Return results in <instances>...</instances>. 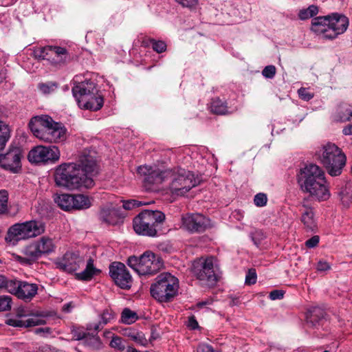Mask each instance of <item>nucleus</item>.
Returning <instances> with one entry per match:
<instances>
[{"mask_svg":"<svg viewBox=\"0 0 352 352\" xmlns=\"http://www.w3.org/2000/svg\"><path fill=\"white\" fill-rule=\"evenodd\" d=\"M150 43L152 45L153 50L158 54L162 53L166 50V44L163 41H156L153 38H151Z\"/></svg>","mask_w":352,"mask_h":352,"instance_id":"obj_41","label":"nucleus"},{"mask_svg":"<svg viewBox=\"0 0 352 352\" xmlns=\"http://www.w3.org/2000/svg\"><path fill=\"white\" fill-rule=\"evenodd\" d=\"M267 201V195L264 193H258L254 199V204L258 207H263L266 205Z\"/></svg>","mask_w":352,"mask_h":352,"instance_id":"obj_45","label":"nucleus"},{"mask_svg":"<svg viewBox=\"0 0 352 352\" xmlns=\"http://www.w3.org/2000/svg\"><path fill=\"white\" fill-rule=\"evenodd\" d=\"M146 203H142V201H138L135 199H130L125 201H123L122 207L125 210H132L135 208H138L140 206L145 205Z\"/></svg>","mask_w":352,"mask_h":352,"instance_id":"obj_44","label":"nucleus"},{"mask_svg":"<svg viewBox=\"0 0 352 352\" xmlns=\"http://www.w3.org/2000/svg\"><path fill=\"white\" fill-rule=\"evenodd\" d=\"M12 298L9 296H0V311H8L11 309Z\"/></svg>","mask_w":352,"mask_h":352,"instance_id":"obj_43","label":"nucleus"},{"mask_svg":"<svg viewBox=\"0 0 352 352\" xmlns=\"http://www.w3.org/2000/svg\"><path fill=\"white\" fill-rule=\"evenodd\" d=\"M127 264L139 275H150L157 272L163 267L164 263L160 256L146 251L140 257L129 256Z\"/></svg>","mask_w":352,"mask_h":352,"instance_id":"obj_10","label":"nucleus"},{"mask_svg":"<svg viewBox=\"0 0 352 352\" xmlns=\"http://www.w3.org/2000/svg\"><path fill=\"white\" fill-rule=\"evenodd\" d=\"M352 106L349 104L342 103L340 104L336 110V119L339 122L349 121L351 118Z\"/></svg>","mask_w":352,"mask_h":352,"instance_id":"obj_29","label":"nucleus"},{"mask_svg":"<svg viewBox=\"0 0 352 352\" xmlns=\"http://www.w3.org/2000/svg\"><path fill=\"white\" fill-rule=\"evenodd\" d=\"M349 26V20L344 15L333 13L325 16L313 19L311 30L323 34L324 38L333 39L343 34Z\"/></svg>","mask_w":352,"mask_h":352,"instance_id":"obj_3","label":"nucleus"},{"mask_svg":"<svg viewBox=\"0 0 352 352\" xmlns=\"http://www.w3.org/2000/svg\"><path fill=\"white\" fill-rule=\"evenodd\" d=\"M210 111L214 114L225 115L229 113L228 107L226 101H223L219 98H214L210 103Z\"/></svg>","mask_w":352,"mask_h":352,"instance_id":"obj_30","label":"nucleus"},{"mask_svg":"<svg viewBox=\"0 0 352 352\" xmlns=\"http://www.w3.org/2000/svg\"><path fill=\"white\" fill-rule=\"evenodd\" d=\"M98 173L95 153L84 151L76 162L59 165L55 170L54 181L56 186L71 190L91 188L95 184L94 177Z\"/></svg>","mask_w":352,"mask_h":352,"instance_id":"obj_1","label":"nucleus"},{"mask_svg":"<svg viewBox=\"0 0 352 352\" xmlns=\"http://www.w3.org/2000/svg\"><path fill=\"white\" fill-rule=\"evenodd\" d=\"M205 304H206V302H203L199 303V305H201V306H202V305H205Z\"/></svg>","mask_w":352,"mask_h":352,"instance_id":"obj_64","label":"nucleus"},{"mask_svg":"<svg viewBox=\"0 0 352 352\" xmlns=\"http://www.w3.org/2000/svg\"><path fill=\"white\" fill-rule=\"evenodd\" d=\"M47 333L50 334L52 333V329L50 327H40L35 329V333L39 334V333Z\"/></svg>","mask_w":352,"mask_h":352,"instance_id":"obj_56","label":"nucleus"},{"mask_svg":"<svg viewBox=\"0 0 352 352\" xmlns=\"http://www.w3.org/2000/svg\"><path fill=\"white\" fill-rule=\"evenodd\" d=\"M21 281L7 280L6 278V284H4L3 288L6 289L8 292L13 294L17 296L19 290V283Z\"/></svg>","mask_w":352,"mask_h":352,"instance_id":"obj_40","label":"nucleus"},{"mask_svg":"<svg viewBox=\"0 0 352 352\" xmlns=\"http://www.w3.org/2000/svg\"><path fill=\"white\" fill-rule=\"evenodd\" d=\"M72 332L74 338L76 340H79L87 338V333L79 329H74Z\"/></svg>","mask_w":352,"mask_h":352,"instance_id":"obj_52","label":"nucleus"},{"mask_svg":"<svg viewBox=\"0 0 352 352\" xmlns=\"http://www.w3.org/2000/svg\"><path fill=\"white\" fill-rule=\"evenodd\" d=\"M320 162L331 176H338L346 165V157L341 148L333 143H327L316 153Z\"/></svg>","mask_w":352,"mask_h":352,"instance_id":"obj_7","label":"nucleus"},{"mask_svg":"<svg viewBox=\"0 0 352 352\" xmlns=\"http://www.w3.org/2000/svg\"><path fill=\"white\" fill-rule=\"evenodd\" d=\"M8 193L5 190H0V214L8 212Z\"/></svg>","mask_w":352,"mask_h":352,"instance_id":"obj_38","label":"nucleus"},{"mask_svg":"<svg viewBox=\"0 0 352 352\" xmlns=\"http://www.w3.org/2000/svg\"><path fill=\"white\" fill-rule=\"evenodd\" d=\"M192 272L194 276L203 285L213 286L217 282V276L214 270V258H201L193 263Z\"/></svg>","mask_w":352,"mask_h":352,"instance_id":"obj_12","label":"nucleus"},{"mask_svg":"<svg viewBox=\"0 0 352 352\" xmlns=\"http://www.w3.org/2000/svg\"><path fill=\"white\" fill-rule=\"evenodd\" d=\"M4 284H6V277L0 274V289L3 288Z\"/></svg>","mask_w":352,"mask_h":352,"instance_id":"obj_60","label":"nucleus"},{"mask_svg":"<svg viewBox=\"0 0 352 352\" xmlns=\"http://www.w3.org/2000/svg\"><path fill=\"white\" fill-rule=\"evenodd\" d=\"M58 83L49 81L47 82H41L38 85V89L43 94H49L54 92L58 88Z\"/></svg>","mask_w":352,"mask_h":352,"instance_id":"obj_37","label":"nucleus"},{"mask_svg":"<svg viewBox=\"0 0 352 352\" xmlns=\"http://www.w3.org/2000/svg\"><path fill=\"white\" fill-rule=\"evenodd\" d=\"M72 94L80 108L98 111L102 108L104 99L96 84L91 81L78 83L72 88Z\"/></svg>","mask_w":352,"mask_h":352,"instance_id":"obj_5","label":"nucleus"},{"mask_svg":"<svg viewBox=\"0 0 352 352\" xmlns=\"http://www.w3.org/2000/svg\"><path fill=\"white\" fill-rule=\"evenodd\" d=\"M85 262V257L81 256L79 252H67L62 258L58 259L55 264L57 268L68 273H72L80 269Z\"/></svg>","mask_w":352,"mask_h":352,"instance_id":"obj_17","label":"nucleus"},{"mask_svg":"<svg viewBox=\"0 0 352 352\" xmlns=\"http://www.w3.org/2000/svg\"><path fill=\"white\" fill-rule=\"evenodd\" d=\"M341 201L345 207L352 204V190L350 185H346L339 193Z\"/></svg>","mask_w":352,"mask_h":352,"instance_id":"obj_33","label":"nucleus"},{"mask_svg":"<svg viewBox=\"0 0 352 352\" xmlns=\"http://www.w3.org/2000/svg\"><path fill=\"white\" fill-rule=\"evenodd\" d=\"M19 290L17 297L25 301H29L37 294V285L34 283H28L27 282H21L19 283Z\"/></svg>","mask_w":352,"mask_h":352,"instance_id":"obj_24","label":"nucleus"},{"mask_svg":"<svg viewBox=\"0 0 352 352\" xmlns=\"http://www.w3.org/2000/svg\"><path fill=\"white\" fill-rule=\"evenodd\" d=\"M276 67L274 65H267L262 71V74L267 78H272L276 74Z\"/></svg>","mask_w":352,"mask_h":352,"instance_id":"obj_47","label":"nucleus"},{"mask_svg":"<svg viewBox=\"0 0 352 352\" xmlns=\"http://www.w3.org/2000/svg\"><path fill=\"white\" fill-rule=\"evenodd\" d=\"M166 182H169L168 188L174 196H184L199 183L192 172L182 168L166 170Z\"/></svg>","mask_w":352,"mask_h":352,"instance_id":"obj_8","label":"nucleus"},{"mask_svg":"<svg viewBox=\"0 0 352 352\" xmlns=\"http://www.w3.org/2000/svg\"><path fill=\"white\" fill-rule=\"evenodd\" d=\"M261 235V232H255L254 233H252V240L253 241L254 243L258 246L260 244V240L257 238V236Z\"/></svg>","mask_w":352,"mask_h":352,"instance_id":"obj_57","label":"nucleus"},{"mask_svg":"<svg viewBox=\"0 0 352 352\" xmlns=\"http://www.w3.org/2000/svg\"><path fill=\"white\" fill-rule=\"evenodd\" d=\"M54 200L55 203L63 210L68 211L74 208L73 195L68 194L56 195Z\"/></svg>","mask_w":352,"mask_h":352,"instance_id":"obj_28","label":"nucleus"},{"mask_svg":"<svg viewBox=\"0 0 352 352\" xmlns=\"http://www.w3.org/2000/svg\"><path fill=\"white\" fill-rule=\"evenodd\" d=\"M184 7L192 8L197 4V0H175Z\"/></svg>","mask_w":352,"mask_h":352,"instance_id":"obj_54","label":"nucleus"},{"mask_svg":"<svg viewBox=\"0 0 352 352\" xmlns=\"http://www.w3.org/2000/svg\"><path fill=\"white\" fill-rule=\"evenodd\" d=\"M320 238L318 236L315 235L312 236L311 239H308L305 242V245L309 248H313L318 245L319 243Z\"/></svg>","mask_w":352,"mask_h":352,"instance_id":"obj_51","label":"nucleus"},{"mask_svg":"<svg viewBox=\"0 0 352 352\" xmlns=\"http://www.w3.org/2000/svg\"><path fill=\"white\" fill-rule=\"evenodd\" d=\"M53 124L52 118L47 115L36 116L31 118L28 126L35 137L43 140L47 131Z\"/></svg>","mask_w":352,"mask_h":352,"instance_id":"obj_19","label":"nucleus"},{"mask_svg":"<svg viewBox=\"0 0 352 352\" xmlns=\"http://www.w3.org/2000/svg\"><path fill=\"white\" fill-rule=\"evenodd\" d=\"M24 316H26V314L23 313V309H19L16 312V317L20 318L21 317H24Z\"/></svg>","mask_w":352,"mask_h":352,"instance_id":"obj_61","label":"nucleus"},{"mask_svg":"<svg viewBox=\"0 0 352 352\" xmlns=\"http://www.w3.org/2000/svg\"><path fill=\"white\" fill-rule=\"evenodd\" d=\"M324 316V311L319 307H314L311 311L310 316L307 317V322L313 326Z\"/></svg>","mask_w":352,"mask_h":352,"instance_id":"obj_35","label":"nucleus"},{"mask_svg":"<svg viewBox=\"0 0 352 352\" xmlns=\"http://www.w3.org/2000/svg\"><path fill=\"white\" fill-rule=\"evenodd\" d=\"M51 53L55 54L58 58H60L58 60H55L54 58L52 59V64L57 66L63 65L66 62V58L67 54V50L61 47L58 46H51L47 45L44 47H42L39 49L36 52V56L41 59H47L50 60V58H47V56H49Z\"/></svg>","mask_w":352,"mask_h":352,"instance_id":"obj_20","label":"nucleus"},{"mask_svg":"<svg viewBox=\"0 0 352 352\" xmlns=\"http://www.w3.org/2000/svg\"><path fill=\"white\" fill-rule=\"evenodd\" d=\"M210 226V220L205 216L186 214L182 217V228L191 233L204 232Z\"/></svg>","mask_w":352,"mask_h":352,"instance_id":"obj_14","label":"nucleus"},{"mask_svg":"<svg viewBox=\"0 0 352 352\" xmlns=\"http://www.w3.org/2000/svg\"><path fill=\"white\" fill-rule=\"evenodd\" d=\"M256 273L254 269H250L246 274L245 283L247 285H254L256 282Z\"/></svg>","mask_w":352,"mask_h":352,"instance_id":"obj_46","label":"nucleus"},{"mask_svg":"<svg viewBox=\"0 0 352 352\" xmlns=\"http://www.w3.org/2000/svg\"><path fill=\"white\" fill-rule=\"evenodd\" d=\"M316 269L319 272H326L331 269V265L327 261L320 260L317 263Z\"/></svg>","mask_w":352,"mask_h":352,"instance_id":"obj_49","label":"nucleus"},{"mask_svg":"<svg viewBox=\"0 0 352 352\" xmlns=\"http://www.w3.org/2000/svg\"><path fill=\"white\" fill-rule=\"evenodd\" d=\"M73 209H86L90 207L91 203L89 198L83 195H73Z\"/></svg>","mask_w":352,"mask_h":352,"instance_id":"obj_32","label":"nucleus"},{"mask_svg":"<svg viewBox=\"0 0 352 352\" xmlns=\"http://www.w3.org/2000/svg\"><path fill=\"white\" fill-rule=\"evenodd\" d=\"M138 173L144 177L143 183L147 189H151L154 184L166 182V170L161 171L155 167L144 165L138 168Z\"/></svg>","mask_w":352,"mask_h":352,"instance_id":"obj_15","label":"nucleus"},{"mask_svg":"<svg viewBox=\"0 0 352 352\" xmlns=\"http://www.w3.org/2000/svg\"><path fill=\"white\" fill-rule=\"evenodd\" d=\"M178 290V278L168 272L157 275L150 287L151 296L160 302H171Z\"/></svg>","mask_w":352,"mask_h":352,"instance_id":"obj_6","label":"nucleus"},{"mask_svg":"<svg viewBox=\"0 0 352 352\" xmlns=\"http://www.w3.org/2000/svg\"><path fill=\"white\" fill-rule=\"evenodd\" d=\"M56 245L52 238L43 236L38 240L31 243L23 250L24 256H16L21 263L32 264L43 255L49 254L54 251Z\"/></svg>","mask_w":352,"mask_h":352,"instance_id":"obj_11","label":"nucleus"},{"mask_svg":"<svg viewBox=\"0 0 352 352\" xmlns=\"http://www.w3.org/2000/svg\"><path fill=\"white\" fill-rule=\"evenodd\" d=\"M126 335L141 345L145 346L147 343V340L142 332H137L135 331L129 329V332L126 333Z\"/></svg>","mask_w":352,"mask_h":352,"instance_id":"obj_39","label":"nucleus"},{"mask_svg":"<svg viewBox=\"0 0 352 352\" xmlns=\"http://www.w3.org/2000/svg\"><path fill=\"white\" fill-rule=\"evenodd\" d=\"M45 231V224L38 220L27 221L23 223H15L8 230L6 240L13 241L26 240L41 235Z\"/></svg>","mask_w":352,"mask_h":352,"instance_id":"obj_9","label":"nucleus"},{"mask_svg":"<svg viewBox=\"0 0 352 352\" xmlns=\"http://www.w3.org/2000/svg\"><path fill=\"white\" fill-rule=\"evenodd\" d=\"M109 274L120 288L128 289L131 287L132 278L124 264L120 262L113 263L109 267Z\"/></svg>","mask_w":352,"mask_h":352,"instance_id":"obj_18","label":"nucleus"},{"mask_svg":"<svg viewBox=\"0 0 352 352\" xmlns=\"http://www.w3.org/2000/svg\"><path fill=\"white\" fill-rule=\"evenodd\" d=\"M100 272V270L94 265V259L89 258L87 261L85 269L79 273L75 274L76 278L80 280H90L95 275Z\"/></svg>","mask_w":352,"mask_h":352,"instance_id":"obj_26","label":"nucleus"},{"mask_svg":"<svg viewBox=\"0 0 352 352\" xmlns=\"http://www.w3.org/2000/svg\"><path fill=\"white\" fill-rule=\"evenodd\" d=\"M197 352H216L209 344L201 343L197 348Z\"/></svg>","mask_w":352,"mask_h":352,"instance_id":"obj_53","label":"nucleus"},{"mask_svg":"<svg viewBox=\"0 0 352 352\" xmlns=\"http://www.w3.org/2000/svg\"><path fill=\"white\" fill-rule=\"evenodd\" d=\"M110 346L118 351H124L125 349L124 341L119 336H113L110 342Z\"/></svg>","mask_w":352,"mask_h":352,"instance_id":"obj_42","label":"nucleus"},{"mask_svg":"<svg viewBox=\"0 0 352 352\" xmlns=\"http://www.w3.org/2000/svg\"><path fill=\"white\" fill-rule=\"evenodd\" d=\"M285 292L283 290L275 289L270 293V298L271 300L282 299L284 296Z\"/></svg>","mask_w":352,"mask_h":352,"instance_id":"obj_50","label":"nucleus"},{"mask_svg":"<svg viewBox=\"0 0 352 352\" xmlns=\"http://www.w3.org/2000/svg\"><path fill=\"white\" fill-rule=\"evenodd\" d=\"M188 327L192 329H195L198 327V322L195 316H191L188 319Z\"/></svg>","mask_w":352,"mask_h":352,"instance_id":"obj_55","label":"nucleus"},{"mask_svg":"<svg viewBox=\"0 0 352 352\" xmlns=\"http://www.w3.org/2000/svg\"><path fill=\"white\" fill-rule=\"evenodd\" d=\"M165 221V214L160 210H144L133 219V229L139 235L158 236Z\"/></svg>","mask_w":352,"mask_h":352,"instance_id":"obj_4","label":"nucleus"},{"mask_svg":"<svg viewBox=\"0 0 352 352\" xmlns=\"http://www.w3.org/2000/svg\"><path fill=\"white\" fill-rule=\"evenodd\" d=\"M28 158L32 164L55 162L60 158V151L55 146H37L30 151Z\"/></svg>","mask_w":352,"mask_h":352,"instance_id":"obj_13","label":"nucleus"},{"mask_svg":"<svg viewBox=\"0 0 352 352\" xmlns=\"http://www.w3.org/2000/svg\"><path fill=\"white\" fill-rule=\"evenodd\" d=\"M74 307V305L72 302L64 305L62 307L63 311L65 313H69Z\"/></svg>","mask_w":352,"mask_h":352,"instance_id":"obj_58","label":"nucleus"},{"mask_svg":"<svg viewBox=\"0 0 352 352\" xmlns=\"http://www.w3.org/2000/svg\"><path fill=\"white\" fill-rule=\"evenodd\" d=\"M91 340H92L94 342H96V343H99V342H100V339H99V338H98V337H97V336H93V337L91 338Z\"/></svg>","mask_w":352,"mask_h":352,"instance_id":"obj_63","label":"nucleus"},{"mask_svg":"<svg viewBox=\"0 0 352 352\" xmlns=\"http://www.w3.org/2000/svg\"><path fill=\"white\" fill-rule=\"evenodd\" d=\"M45 323V320L39 318L38 316H34L26 320H22L17 317L14 318H8L6 320V324L14 327H29L43 324Z\"/></svg>","mask_w":352,"mask_h":352,"instance_id":"obj_23","label":"nucleus"},{"mask_svg":"<svg viewBox=\"0 0 352 352\" xmlns=\"http://www.w3.org/2000/svg\"><path fill=\"white\" fill-rule=\"evenodd\" d=\"M10 138V129L5 122L0 121V151L3 150Z\"/></svg>","mask_w":352,"mask_h":352,"instance_id":"obj_31","label":"nucleus"},{"mask_svg":"<svg viewBox=\"0 0 352 352\" xmlns=\"http://www.w3.org/2000/svg\"><path fill=\"white\" fill-rule=\"evenodd\" d=\"M342 133L345 135H352V124H348L347 126H344Z\"/></svg>","mask_w":352,"mask_h":352,"instance_id":"obj_59","label":"nucleus"},{"mask_svg":"<svg viewBox=\"0 0 352 352\" xmlns=\"http://www.w3.org/2000/svg\"><path fill=\"white\" fill-rule=\"evenodd\" d=\"M22 150L17 146L11 147L5 154L0 155V166L12 173H17L21 168Z\"/></svg>","mask_w":352,"mask_h":352,"instance_id":"obj_16","label":"nucleus"},{"mask_svg":"<svg viewBox=\"0 0 352 352\" xmlns=\"http://www.w3.org/2000/svg\"><path fill=\"white\" fill-rule=\"evenodd\" d=\"M138 319V316L136 312L131 310L129 308L123 309L121 315L122 322L127 324L134 323Z\"/></svg>","mask_w":352,"mask_h":352,"instance_id":"obj_34","label":"nucleus"},{"mask_svg":"<svg viewBox=\"0 0 352 352\" xmlns=\"http://www.w3.org/2000/svg\"><path fill=\"white\" fill-rule=\"evenodd\" d=\"M115 318V314L111 309H104L100 315V321L94 324H89L87 327L88 330L94 329L96 331H98L103 327L111 322Z\"/></svg>","mask_w":352,"mask_h":352,"instance_id":"obj_27","label":"nucleus"},{"mask_svg":"<svg viewBox=\"0 0 352 352\" xmlns=\"http://www.w3.org/2000/svg\"><path fill=\"white\" fill-rule=\"evenodd\" d=\"M318 12V8L317 6L314 5L309 6L306 9H302L300 10L298 13V17L301 20H305L307 19H309L311 17H313L314 16L316 15Z\"/></svg>","mask_w":352,"mask_h":352,"instance_id":"obj_36","label":"nucleus"},{"mask_svg":"<svg viewBox=\"0 0 352 352\" xmlns=\"http://www.w3.org/2000/svg\"><path fill=\"white\" fill-rule=\"evenodd\" d=\"M296 179L301 190L309 194L313 199L325 201L330 197L325 173L315 164H305L297 173Z\"/></svg>","mask_w":352,"mask_h":352,"instance_id":"obj_2","label":"nucleus"},{"mask_svg":"<svg viewBox=\"0 0 352 352\" xmlns=\"http://www.w3.org/2000/svg\"><path fill=\"white\" fill-rule=\"evenodd\" d=\"M126 352H139V351L137 349H135V348L129 346L126 349Z\"/></svg>","mask_w":352,"mask_h":352,"instance_id":"obj_62","label":"nucleus"},{"mask_svg":"<svg viewBox=\"0 0 352 352\" xmlns=\"http://www.w3.org/2000/svg\"><path fill=\"white\" fill-rule=\"evenodd\" d=\"M66 138V129L60 123L53 120L52 126L50 125L47 133L44 135L43 141L47 142H58Z\"/></svg>","mask_w":352,"mask_h":352,"instance_id":"obj_22","label":"nucleus"},{"mask_svg":"<svg viewBox=\"0 0 352 352\" xmlns=\"http://www.w3.org/2000/svg\"><path fill=\"white\" fill-rule=\"evenodd\" d=\"M298 209L301 214L300 221L305 229L311 231L314 230L317 227V223L314 208L308 204L306 199H304L298 205Z\"/></svg>","mask_w":352,"mask_h":352,"instance_id":"obj_21","label":"nucleus"},{"mask_svg":"<svg viewBox=\"0 0 352 352\" xmlns=\"http://www.w3.org/2000/svg\"><path fill=\"white\" fill-rule=\"evenodd\" d=\"M99 218L102 222L109 224L116 225L121 219L122 217L119 211L114 208H102L99 213Z\"/></svg>","mask_w":352,"mask_h":352,"instance_id":"obj_25","label":"nucleus"},{"mask_svg":"<svg viewBox=\"0 0 352 352\" xmlns=\"http://www.w3.org/2000/svg\"><path fill=\"white\" fill-rule=\"evenodd\" d=\"M299 97L306 101L311 100L314 97V94L310 93L306 88H300L298 91Z\"/></svg>","mask_w":352,"mask_h":352,"instance_id":"obj_48","label":"nucleus"}]
</instances>
